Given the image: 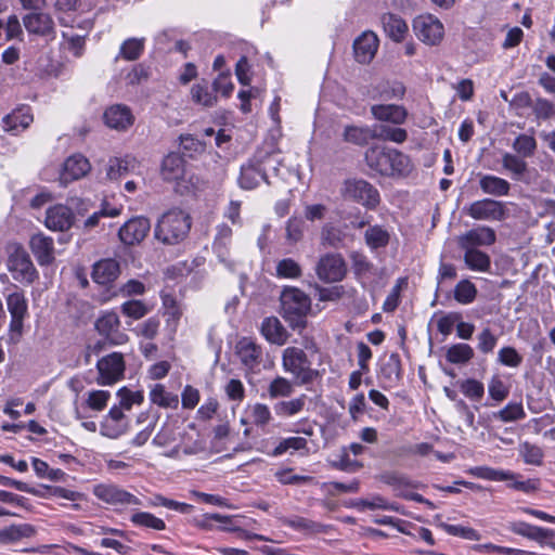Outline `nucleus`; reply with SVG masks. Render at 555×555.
<instances>
[{
	"label": "nucleus",
	"mask_w": 555,
	"mask_h": 555,
	"mask_svg": "<svg viewBox=\"0 0 555 555\" xmlns=\"http://www.w3.org/2000/svg\"><path fill=\"white\" fill-rule=\"evenodd\" d=\"M369 168L383 176L403 175L410 169V159L397 150L372 145L364 154Z\"/></svg>",
	"instance_id": "obj_1"
},
{
	"label": "nucleus",
	"mask_w": 555,
	"mask_h": 555,
	"mask_svg": "<svg viewBox=\"0 0 555 555\" xmlns=\"http://www.w3.org/2000/svg\"><path fill=\"white\" fill-rule=\"evenodd\" d=\"M281 314L293 330L307 326V315L311 310V299L301 289L285 286L280 296Z\"/></svg>",
	"instance_id": "obj_2"
},
{
	"label": "nucleus",
	"mask_w": 555,
	"mask_h": 555,
	"mask_svg": "<svg viewBox=\"0 0 555 555\" xmlns=\"http://www.w3.org/2000/svg\"><path fill=\"white\" fill-rule=\"evenodd\" d=\"M191 224L189 214L181 209H171L158 219L154 235L165 245H176L186 238Z\"/></svg>",
	"instance_id": "obj_3"
},
{
	"label": "nucleus",
	"mask_w": 555,
	"mask_h": 555,
	"mask_svg": "<svg viewBox=\"0 0 555 555\" xmlns=\"http://www.w3.org/2000/svg\"><path fill=\"white\" fill-rule=\"evenodd\" d=\"M282 367L299 386L309 385L321 377L320 371L311 366L308 354L298 347H287L283 350Z\"/></svg>",
	"instance_id": "obj_4"
},
{
	"label": "nucleus",
	"mask_w": 555,
	"mask_h": 555,
	"mask_svg": "<svg viewBox=\"0 0 555 555\" xmlns=\"http://www.w3.org/2000/svg\"><path fill=\"white\" fill-rule=\"evenodd\" d=\"M7 269L13 280L23 285H31L39 278L28 251L21 244L9 246Z\"/></svg>",
	"instance_id": "obj_5"
},
{
	"label": "nucleus",
	"mask_w": 555,
	"mask_h": 555,
	"mask_svg": "<svg viewBox=\"0 0 555 555\" xmlns=\"http://www.w3.org/2000/svg\"><path fill=\"white\" fill-rule=\"evenodd\" d=\"M344 199L358 203L367 209H375L379 204L377 189L364 179H346L340 188Z\"/></svg>",
	"instance_id": "obj_6"
},
{
	"label": "nucleus",
	"mask_w": 555,
	"mask_h": 555,
	"mask_svg": "<svg viewBox=\"0 0 555 555\" xmlns=\"http://www.w3.org/2000/svg\"><path fill=\"white\" fill-rule=\"evenodd\" d=\"M96 382L102 386H109L119 382L124 377L126 364L124 356L120 352H112L101 358L96 363Z\"/></svg>",
	"instance_id": "obj_7"
},
{
	"label": "nucleus",
	"mask_w": 555,
	"mask_h": 555,
	"mask_svg": "<svg viewBox=\"0 0 555 555\" xmlns=\"http://www.w3.org/2000/svg\"><path fill=\"white\" fill-rule=\"evenodd\" d=\"M7 308L11 315L9 325L12 336L21 337L24 328V321L28 317V301L23 291H15L5 298Z\"/></svg>",
	"instance_id": "obj_8"
},
{
	"label": "nucleus",
	"mask_w": 555,
	"mask_h": 555,
	"mask_svg": "<svg viewBox=\"0 0 555 555\" xmlns=\"http://www.w3.org/2000/svg\"><path fill=\"white\" fill-rule=\"evenodd\" d=\"M92 493L102 502L113 506L142 505L139 498L114 483H99Z\"/></svg>",
	"instance_id": "obj_9"
},
{
	"label": "nucleus",
	"mask_w": 555,
	"mask_h": 555,
	"mask_svg": "<svg viewBox=\"0 0 555 555\" xmlns=\"http://www.w3.org/2000/svg\"><path fill=\"white\" fill-rule=\"evenodd\" d=\"M465 211L475 220L503 221L507 217L505 205L492 198H482L473 202L465 208Z\"/></svg>",
	"instance_id": "obj_10"
},
{
	"label": "nucleus",
	"mask_w": 555,
	"mask_h": 555,
	"mask_svg": "<svg viewBox=\"0 0 555 555\" xmlns=\"http://www.w3.org/2000/svg\"><path fill=\"white\" fill-rule=\"evenodd\" d=\"M347 272L346 262L340 254H326L315 266L318 278L325 283L341 281Z\"/></svg>",
	"instance_id": "obj_11"
},
{
	"label": "nucleus",
	"mask_w": 555,
	"mask_h": 555,
	"mask_svg": "<svg viewBox=\"0 0 555 555\" xmlns=\"http://www.w3.org/2000/svg\"><path fill=\"white\" fill-rule=\"evenodd\" d=\"M95 330L114 346L124 345L129 340L128 335L120 330V320L116 312L108 311L95 321Z\"/></svg>",
	"instance_id": "obj_12"
},
{
	"label": "nucleus",
	"mask_w": 555,
	"mask_h": 555,
	"mask_svg": "<svg viewBox=\"0 0 555 555\" xmlns=\"http://www.w3.org/2000/svg\"><path fill=\"white\" fill-rule=\"evenodd\" d=\"M444 37L441 21L433 14L418 15V40L427 46H438Z\"/></svg>",
	"instance_id": "obj_13"
},
{
	"label": "nucleus",
	"mask_w": 555,
	"mask_h": 555,
	"mask_svg": "<svg viewBox=\"0 0 555 555\" xmlns=\"http://www.w3.org/2000/svg\"><path fill=\"white\" fill-rule=\"evenodd\" d=\"M29 248L41 267L50 266L55 260L54 241L43 233H36L29 240Z\"/></svg>",
	"instance_id": "obj_14"
},
{
	"label": "nucleus",
	"mask_w": 555,
	"mask_h": 555,
	"mask_svg": "<svg viewBox=\"0 0 555 555\" xmlns=\"http://www.w3.org/2000/svg\"><path fill=\"white\" fill-rule=\"evenodd\" d=\"M151 229L150 220L135 217L128 220L118 232L120 241L126 245H134L144 240Z\"/></svg>",
	"instance_id": "obj_15"
},
{
	"label": "nucleus",
	"mask_w": 555,
	"mask_h": 555,
	"mask_svg": "<svg viewBox=\"0 0 555 555\" xmlns=\"http://www.w3.org/2000/svg\"><path fill=\"white\" fill-rule=\"evenodd\" d=\"M495 238L493 229L480 225L459 236L457 244L462 249H478V246L492 245Z\"/></svg>",
	"instance_id": "obj_16"
},
{
	"label": "nucleus",
	"mask_w": 555,
	"mask_h": 555,
	"mask_svg": "<svg viewBox=\"0 0 555 555\" xmlns=\"http://www.w3.org/2000/svg\"><path fill=\"white\" fill-rule=\"evenodd\" d=\"M74 220L75 216L72 209L62 204L49 207L46 211L44 223L52 231H67L74 224Z\"/></svg>",
	"instance_id": "obj_17"
},
{
	"label": "nucleus",
	"mask_w": 555,
	"mask_h": 555,
	"mask_svg": "<svg viewBox=\"0 0 555 555\" xmlns=\"http://www.w3.org/2000/svg\"><path fill=\"white\" fill-rule=\"evenodd\" d=\"M26 30L42 37H54V22L50 14L43 12H30L23 17Z\"/></svg>",
	"instance_id": "obj_18"
},
{
	"label": "nucleus",
	"mask_w": 555,
	"mask_h": 555,
	"mask_svg": "<svg viewBox=\"0 0 555 555\" xmlns=\"http://www.w3.org/2000/svg\"><path fill=\"white\" fill-rule=\"evenodd\" d=\"M378 38L373 31H364L353 42L356 60L361 64H369L378 49Z\"/></svg>",
	"instance_id": "obj_19"
},
{
	"label": "nucleus",
	"mask_w": 555,
	"mask_h": 555,
	"mask_svg": "<svg viewBox=\"0 0 555 555\" xmlns=\"http://www.w3.org/2000/svg\"><path fill=\"white\" fill-rule=\"evenodd\" d=\"M90 168V163L83 155H72L64 163L60 181L62 184L66 185L74 180L85 177L89 172Z\"/></svg>",
	"instance_id": "obj_20"
},
{
	"label": "nucleus",
	"mask_w": 555,
	"mask_h": 555,
	"mask_svg": "<svg viewBox=\"0 0 555 555\" xmlns=\"http://www.w3.org/2000/svg\"><path fill=\"white\" fill-rule=\"evenodd\" d=\"M31 109L27 105L15 108L2 118L3 129L7 132L18 133L24 131L33 122Z\"/></svg>",
	"instance_id": "obj_21"
},
{
	"label": "nucleus",
	"mask_w": 555,
	"mask_h": 555,
	"mask_svg": "<svg viewBox=\"0 0 555 555\" xmlns=\"http://www.w3.org/2000/svg\"><path fill=\"white\" fill-rule=\"evenodd\" d=\"M120 274L119 262L115 259H102L93 264L92 280L100 285L113 283Z\"/></svg>",
	"instance_id": "obj_22"
},
{
	"label": "nucleus",
	"mask_w": 555,
	"mask_h": 555,
	"mask_svg": "<svg viewBox=\"0 0 555 555\" xmlns=\"http://www.w3.org/2000/svg\"><path fill=\"white\" fill-rule=\"evenodd\" d=\"M105 124L116 130H126L133 124V115L129 107L125 105H113L104 113Z\"/></svg>",
	"instance_id": "obj_23"
},
{
	"label": "nucleus",
	"mask_w": 555,
	"mask_h": 555,
	"mask_svg": "<svg viewBox=\"0 0 555 555\" xmlns=\"http://www.w3.org/2000/svg\"><path fill=\"white\" fill-rule=\"evenodd\" d=\"M232 229L227 224H220L217 228V234L214 241V251L218 259L229 269H233L234 263L230 259L229 245L231 243Z\"/></svg>",
	"instance_id": "obj_24"
},
{
	"label": "nucleus",
	"mask_w": 555,
	"mask_h": 555,
	"mask_svg": "<svg viewBox=\"0 0 555 555\" xmlns=\"http://www.w3.org/2000/svg\"><path fill=\"white\" fill-rule=\"evenodd\" d=\"M260 332L269 343L278 346L285 345L288 339V332L275 317H268L263 319Z\"/></svg>",
	"instance_id": "obj_25"
},
{
	"label": "nucleus",
	"mask_w": 555,
	"mask_h": 555,
	"mask_svg": "<svg viewBox=\"0 0 555 555\" xmlns=\"http://www.w3.org/2000/svg\"><path fill=\"white\" fill-rule=\"evenodd\" d=\"M237 354L241 362L248 369L257 367L262 358V349L259 345L248 338L241 339L237 345Z\"/></svg>",
	"instance_id": "obj_26"
},
{
	"label": "nucleus",
	"mask_w": 555,
	"mask_h": 555,
	"mask_svg": "<svg viewBox=\"0 0 555 555\" xmlns=\"http://www.w3.org/2000/svg\"><path fill=\"white\" fill-rule=\"evenodd\" d=\"M162 177L165 181L172 182L184 176V159L177 153L168 154L162 163Z\"/></svg>",
	"instance_id": "obj_27"
},
{
	"label": "nucleus",
	"mask_w": 555,
	"mask_h": 555,
	"mask_svg": "<svg viewBox=\"0 0 555 555\" xmlns=\"http://www.w3.org/2000/svg\"><path fill=\"white\" fill-rule=\"evenodd\" d=\"M371 112L376 119L395 125L402 124L406 117L404 107L395 104L373 105Z\"/></svg>",
	"instance_id": "obj_28"
},
{
	"label": "nucleus",
	"mask_w": 555,
	"mask_h": 555,
	"mask_svg": "<svg viewBox=\"0 0 555 555\" xmlns=\"http://www.w3.org/2000/svg\"><path fill=\"white\" fill-rule=\"evenodd\" d=\"M260 181H267L264 170L257 164H247L242 166L238 184L242 189L253 190L257 188Z\"/></svg>",
	"instance_id": "obj_29"
},
{
	"label": "nucleus",
	"mask_w": 555,
	"mask_h": 555,
	"mask_svg": "<svg viewBox=\"0 0 555 555\" xmlns=\"http://www.w3.org/2000/svg\"><path fill=\"white\" fill-rule=\"evenodd\" d=\"M307 400L308 397L305 393L289 400H281L273 404V411L279 417H293L304 411Z\"/></svg>",
	"instance_id": "obj_30"
},
{
	"label": "nucleus",
	"mask_w": 555,
	"mask_h": 555,
	"mask_svg": "<svg viewBox=\"0 0 555 555\" xmlns=\"http://www.w3.org/2000/svg\"><path fill=\"white\" fill-rule=\"evenodd\" d=\"M479 188L485 194L505 196L509 193L511 184L507 180L493 175H483L479 179Z\"/></svg>",
	"instance_id": "obj_31"
},
{
	"label": "nucleus",
	"mask_w": 555,
	"mask_h": 555,
	"mask_svg": "<svg viewBox=\"0 0 555 555\" xmlns=\"http://www.w3.org/2000/svg\"><path fill=\"white\" fill-rule=\"evenodd\" d=\"M35 532V528L29 524L11 525L0 530V543H13L24 538H30Z\"/></svg>",
	"instance_id": "obj_32"
},
{
	"label": "nucleus",
	"mask_w": 555,
	"mask_h": 555,
	"mask_svg": "<svg viewBox=\"0 0 555 555\" xmlns=\"http://www.w3.org/2000/svg\"><path fill=\"white\" fill-rule=\"evenodd\" d=\"M464 262L472 271L488 272L491 268L490 256L479 249H464Z\"/></svg>",
	"instance_id": "obj_33"
},
{
	"label": "nucleus",
	"mask_w": 555,
	"mask_h": 555,
	"mask_svg": "<svg viewBox=\"0 0 555 555\" xmlns=\"http://www.w3.org/2000/svg\"><path fill=\"white\" fill-rule=\"evenodd\" d=\"M343 139L347 143L356 145H365L374 139L373 127L369 126H347L343 132Z\"/></svg>",
	"instance_id": "obj_34"
},
{
	"label": "nucleus",
	"mask_w": 555,
	"mask_h": 555,
	"mask_svg": "<svg viewBox=\"0 0 555 555\" xmlns=\"http://www.w3.org/2000/svg\"><path fill=\"white\" fill-rule=\"evenodd\" d=\"M382 24L386 34L395 41H401L408 30L405 22L391 13L383 15Z\"/></svg>",
	"instance_id": "obj_35"
},
{
	"label": "nucleus",
	"mask_w": 555,
	"mask_h": 555,
	"mask_svg": "<svg viewBox=\"0 0 555 555\" xmlns=\"http://www.w3.org/2000/svg\"><path fill=\"white\" fill-rule=\"evenodd\" d=\"M151 401L165 409H177L179 404L178 395L167 391L163 384H156L150 392Z\"/></svg>",
	"instance_id": "obj_36"
},
{
	"label": "nucleus",
	"mask_w": 555,
	"mask_h": 555,
	"mask_svg": "<svg viewBox=\"0 0 555 555\" xmlns=\"http://www.w3.org/2000/svg\"><path fill=\"white\" fill-rule=\"evenodd\" d=\"M401 375L400 358L396 353H391L380 367V378L388 385L393 386Z\"/></svg>",
	"instance_id": "obj_37"
},
{
	"label": "nucleus",
	"mask_w": 555,
	"mask_h": 555,
	"mask_svg": "<svg viewBox=\"0 0 555 555\" xmlns=\"http://www.w3.org/2000/svg\"><path fill=\"white\" fill-rule=\"evenodd\" d=\"M468 473L477 478L491 481H504L515 479L517 477V474L511 470L495 469L488 466L473 467Z\"/></svg>",
	"instance_id": "obj_38"
},
{
	"label": "nucleus",
	"mask_w": 555,
	"mask_h": 555,
	"mask_svg": "<svg viewBox=\"0 0 555 555\" xmlns=\"http://www.w3.org/2000/svg\"><path fill=\"white\" fill-rule=\"evenodd\" d=\"M474 357V349L464 343L450 346L446 352V359L452 364H466Z\"/></svg>",
	"instance_id": "obj_39"
},
{
	"label": "nucleus",
	"mask_w": 555,
	"mask_h": 555,
	"mask_svg": "<svg viewBox=\"0 0 555 555\" xmlns=\"http://www.w3.org/2000/svg\"><path fill=\"white\" fill-rule=\"evenodd\" d=\"M294 390V383L283 376L274 377L267 388L270 399L288 398L293 395Z\"/></svg>",
	"instance_id": "obj_40"
},
{
	"label": "nucleus",
	"mask_w": 555,
	"mask_h": 555,
	"mask_svg": "<svg viewBox=\"0 0 555 555\" xmlns=\"http://www.w3.org/2000/svg\"><path fill=\"white\" fill-rule=\"evenodd\" d=\"M374 139L402 143L406 139V131L399 127L389 125H374Z\"/></svg>",
	"instance_id": "obj_41"
},
{
	"label": "nucleus",
	"mask_w": 555,
	"mask_h": 555,
	"mask_svg": "<svg viewBox=\"0 0 555 555\" xmlns=\"http://www.w3.org/2000/svg\"><path fill=\"white\" fill-rule=\"evenodd\" d=\"M320 240L323 246L339 248L344 244L345 233L340 228L326 223L322 227Z\"/></svg>",
	"instance_id": "obj_42"
},
{
	"label": "nucleus",
	"mask_w": 555,
	"mask_h": 555,
	"mask_svg": "<svg viewBox=\"0 0 555 555\" xmlns=\"http://www.w3.org/2000/svg\"><path fill=\"white\" fill-rule=\"evenodd\" d=\"M130 521L138 527L162 531L166 529V524L163 519L147 512H135L131 515Z\"/></svg>",
	"instance_id": "obj_43"
},
{
	"label": "nucleus",
	"mask_w": 555,
	"mask_h": 555,
	"mask_svg": "<svg viewBox=\"0 0 555 555\" xmlns=\"http://www.w3.org/2000/svg\"><path fill=\"white\" fill-rule=\"evenodd\" d=\"M389 237L388 231L380 225L369 227L364 233L365 243L372 249L385 247Z\"/></svg>",
	"instance_id": "obj_44"
},
{
	"label": "nucleus",
	"mask_w": 555,
	"mask_h": 555,
	"mask_svg": "<svg viewBox=\"0 0 555 555\" xmlns=\"http://www.w3.org/2000/svg\"><path fill=\"white\" fill-rule=\"evenodd\" d=\"M192 100L203 106L210 107L217 102L214 91L209 90L207 81L203 80L194 85L191 89Z\"/></svg>",
	"instance_id": "obj_45"
},
{
	"label": "nucleus",
	"mask_w": 555,
	"mask_h": 555,
	"mask_svg": "<svg viewBox=\"0 0 555 555\" xmlns=\"http://www.w3.org/2000/svg\"><path fill=\"white\" fill-rule=\"evenodd\" d=\"M275 274L280 279H299L302 275L300 264L293 258H284L278 261Z\"/></svg>",
	"instance_id": "obj_46"
},
{
	"label": "nucleus",
	"mask_w": 555,
	"mask_h": 555,
	"mask_svg": "<svg viewBox=\"0 0 555 555\" xmlns=\"http://www.w3.org/2000/svg\"><path fill=\"white\" fill-rule=\"evenodd\" d=\"M144 50V39L129 38L125 40L119 49V56L126 61L138 60Z\"/></svg>",
	"instance_id": "obj_47"
},
{
	"label": "nucleus",
	"mask_w": 555,
	"mask_h": 555,
	"mask_svg": "<svg viewBox=\"0 0 555 555\" xmlns=\"http://www.w3.org/2000/svg\"><path fill=\"white\" fill-rule=\"evenodd\" d=\"M513 150L522 158L533 156L537 150V141L532 135L521 133L513 142Z\"/></svg>",
	"instance_id": "obj_48"
},
{
	"label": "nucleus",
	"mask_w": 555,
	"mask_h": 555,
	"mask_svg": "<svg viewBox=\"0 0 555 555\" xmlns=\"http://www.w3.org/2000/svg\"><path fill=\"white\" fill-rule=\"evenodd\" d=\"M150 310L151 308L141 300H128L120 306L121 313L132 320L144 318Z\"/></svg>",
	"instance_id": "obj_49"
},
{
	"label": "nucleus",
	"mask_w": 555,
	"mask_h": 555,
	"mask_svg": "<svg viewBox=\"0 0 555 555\" xmlns=\"http://www.w3.org/2000/svg\"><path fill=\"white\" fill-rule=\"evenodd\" d=\"M477 295L476 286L468 280H463L457 283L454 288V298L462 305H467L474 301Z\"/></svg>",
	"instance_id": "obj_50"
},
{
	"label": "nucleus",
	"mask_w": 555,
	"mask_h": 555,
	"mask_svg": "<svg viewBox=\"0 0 555 555\" xmlns=\"http://www.w3.org/2000/svg\"><path fill=\"white\" fill-rule=\"evenodd\" d=\"M503 167L511 171L516 178L521 177L527 171V163L520 155L505 153L502 156Z\"/></svg>",
	"instance_id": "obj_51"
},
{
	"label": "nucleus",
	"mask_w": 555,
	"mask_h": 555,
	"mask_svg": "<svg viewBox=\"0 0 555 555\" xmlns=\"http://www.w3.org/2000/svg\"><path fill=\"white\" fill-rule=\"evenodd\" d=\"M441 527L448 534L453 537H460L469 541H478L481 539L480 533L472 527L450 524H442Z\"/></svg>",
	"instance_id": "obj_52"
},
{
	"label": "nucleus",
	"mask_w": 555,
	"mask_h": 555,
	"mask_svg": "<svg viewBox=\"0 0 555 555\" xmlns=\"http://www.w3.org/2000/svg\"><path fill=\"white\" fill-rule=\"evenodd\" d=\"M308 441L302 437H288L283 439L273 450V455L279 456L288 450L299 451L306 449Z\"/></svg>",
	"instance_id": "obj_53"
},
{
	"label": "nucleus",
	"mask_w": 555,
	"mask_h": 555,
	"mask_svg": "<svg viewBox=\"0 0 555 555\" xmlns=\"http://www.w3.org/2000/svg\"><path fill=\"white\" fill-rule=\"evenodd\" d=\"M160 321L156 317H151L144 322L140 323L134 332L138 336H142L145 339L152 340L154 339L159 331Z\"/></svg>",
	"instance_id": "obj_54"
},
{
	"label": "nucleus",
	"mask_w": 555,
	"mask_h": 555,
	"mask_svg": "<svg viewBox=\"0 0 555 555\" xmlns=\"http://www.w3.org/2000/svg\"><path fill=\"white\" fill-rule=\"evenodd\" d=\"M496 417L503 422H515L525 418L526 413L521 403H508L498 412Z\"/></svg>",
	"instance_id": "obj_55"
},
{
	"label": "nucleus",
	"mask_w": 555,
	"mask_h": 555,
	"mask_svg": "<svg viewBox=\"0 0 555 555\" xmlns=\"http://www.w3.org/2000/svg\"><path fill=\"white\" fill-rule=\"evenodd\" d=\"M477 340L478 350L485 354H488L494 350L498 344V336L494 335L489 327H486L478 334Z\"/></svg>",
	"instance_id": "obj_56"
},
{
	"label": "nucleus",
	"mask_w": 555,
	"mask_h": 555,
	"mask_svg": "<svg viewBox=\"0 0 555 555\" xmlns=\"http://www.w3.org/2000/svg\"><path fill=\"white\" fill-rule=\"evenodd\" d=\"M498 361L509 367H518L522 362V357L514 347H503L498 352Z\"/></svg>",
	"instance_id": "obj_57"
},
{
	"label": "nucleus",
	"mask_w": 555,
	"mask_h": 555,
	"mask_svg": "<svg viewBox=\"0 0 555 555\" xmlns=\"http://www.w3.org/2000/svg\"><path fill=\"white\" fill-rule=\"evenodd\" d=\"M520 454L526 464L530 465H541L543 459L542 450L529 442H524L520 446Z\"/></svg>",
	"instance_id": "obj_58"
},
{
	"label": "nucleus",
	"mask_w": 555,
	"mask_h": 555,
	"mask_svg": "<svg viewBox=\"0 0 555 555\" xmlns=\"http://www.w3.org/2000/svg\"><path fill=\"white\" fill-rule=\"evenodd\" d=\"M276 479L282 485H302V483H309L313 481L312 476H304V475H296L293 474L292 468L282 469L279 470L275 474Z\"/></svg>",
	"instance_id": "obj_59"
},
{
	"label": "nucleus",
	"mask_w": 555,
	"mask_h": 555,
	"mask_svg": "<svg viewBox=\"0 0 555 555\" xmlns=\"http://www.w3.org/2000/svg\"><path fill=\"white\" fill-rule=\"evenodd\" d=\"M474 550L478 552H485V553H502L507 555H535L533 552L524 551L519 548H513V547H506V546H500L492 543H486V544H478L474 546Z\"/></svg>",
	"instance_id": "obj_60"
},
{
	"label": "nucleus",
	"mask_w": 555,
	"mask_h": 555,
	"mask_svg": "<svg viewBox=\"0 0 555 555\" xmlns=\"http://www.w3.org/2000/svg\"><path fill=\"white\" fill-rule=\"evenodd\" d=\"M117 395L120 399L121 408L126 410H130L133 404H141L144 400L142 391H131L126 387L119 389Z\"/></svg>",
	"instance_id": "obj_61"
},
{
	"label": "nucleus",
	"mask_w": 555,
	"mask_h": 555,
	"mask_svg": "<svg viewBox=\"0 0 555 555\" xmlns=\"http://www.w3.org/2000/svg\"><path fill=\"white\" fill-rule=\"evenodd\" d=\"M212 521H216L219 524H232L233 517L230 515H221L218 513H212V514H205L202 516L201 519L195 520L197 527H199L202 529H206V530L212 529V527H214Z\"/></svg>",
	"instance_id": "obj_62"
},
{
	"label": "nucleus",
	"mask_w": 555,
	"mask_h": 555,
	"mask_svg": "<svg viewBox=\"0 0 555 555\" xmlns=\"http://www.w3.org/2000/svg\"><path fill=\"white\" fill-rule=\"evenodd\" d=\"M250 417L257 426H264L271 421V412L267 404L256 403L250 408Z\"/></svg>",
	"instance_id": "obj_63"
},
{
	"label": "nucleus",
	"mask_w": 555,
	"mask_h": 555,
	"mask_svg": "<svg viewBox=\"0 0 555 555\" xmlns=\"http://www.w3.org/2000/svg\"><path fill=\"white\" fill-rule=\"evenodd\" d=\"M461 390L466 397L477 401L480 400L485 393L483 384L473 378L466 379L462 384Z\"/></svg>",
	"instance_id": "obj_64"
}]
</instances>
